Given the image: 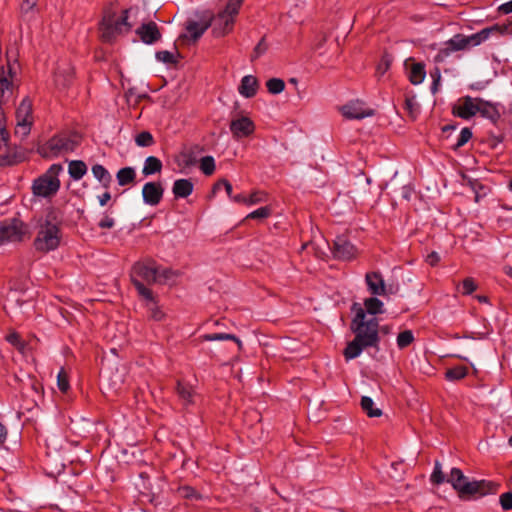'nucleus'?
<instances>
[{
	"instance_id": "obj_31",
	"label": "nucleus",
	"mask_w": 512,
	"mask_h": 512,
	"mask_svg": "<svg viewBox=\"0 0 512 512\" xmlns=\"http://www.w3.org/2000/svg\"><path fill=\"white\" fill-rule=\"evenodd\" d=\"M425 66L422 63H413L409 72V80L412 84L418 85L425 78Z\"/></svg>"
},
{
	"instance_id": "obj_43",
	"label": "nucleus",
	"mask_w": 512,
	"mask_h": 512,
	"mask_svg": "<svg viewBox=\"0 0 512 512\" xmlns=\"http://www.w3.org/2000/svg\"><path fill=\"white\" fill-rule=\"evenodd\" d=\"M135 142L140 147H149L154 144V138L148 131H142L135 137Z\"/></svg>"
},
{
	"instance_id": "obj_60",
	"label": "nucleus",
	"mask_w": 512,
	"mask_h": 512,
	"mask_svg": "<svg viewBox=\"0 0 512 512\" xmlns=\"http://www.w3.org/2000/svg\"><path fill=\"white\" fill-rule=\"evenodd\" d=\"M439 261H440V256H439V254L437 252H431L426 257V262L430 266H436Z\"/></svg>"
},
{
	"instance_id": "obj_51",
	"label": "nucleus",
	"mask_w": 512,
	"mask_h": 512,
	"mask_svg": "<svg viewBox=\"0 0 512 512\" xmlns=\"http://www.w3.org/2000/svg\"><path fill=\"white\" fill-rule=\"evenodd\" d=\"M391 65V59L388 55H384L376 67L377 76H383Z\"/></svg>"
},
{
	"instance_id": "obj_7",
	"label": "nucleus",
	"mask_w": 512,
	"mask_h": 512,
	"mask_svg": "<svg viewBox=\"0 0 512 512\" xmlns=\"http://www.w3.org/2000/svg\"><path fill=\"white\" fill-rule=\"evenodd\" d=\"M60 164H53L42 175L37 177L31 186L32 194L38 198L51 199L60 189L59 173L62 171Z\"/></svg>"
},
{
	"instance_id": "obj_56",
	"label": "nucleus",
	"mask_w": 512,
	"mask_h": 512,
	"mask_svg": "<svg viewBox=\"0 0 512 512\" xmlns=\"http://www.w3.org/2000/svg\"><path fill=\"white\" fill-rule=\"evenodd\" d=\"M107 381L108 389L114 390L115 392L121 389V386L123 384V379L121 378V376H117L116 379L109 378L107 379Z\"/></svg>"
},
{
	"instance_id": "obj_63",
	"label": "nucleus",
	"mask_w": 512,
	"mask_h": 512,
	"mask_svg": "<svg viewBox=\"0 0 512 512\" xmlns=\"http://www.w3.org/2000/svg\"><path fill=\"white\" fill-rule=\"evenodd\" d=\"M99 203L101 206H104L107 204V202L111 199V194L109 192H105L102 195L98 197Z\"/></svg>"
},
{
	"instance_id": "obj_21",
	"label": "nucleus",
	"mask_w": 512,
	"mask_h": 512,
	"mask_svg": "<svg viewBox=\"0 0 512 512\" xmlns=\"http://www.w3.org/2000/svg\"><path fill=\"white\" fill-rule=\"evenodd\" d=\"M6 147V152L3 154H0V166L6 167V166H14L17 165L26 159V153L25 150L19 147H10L9 142L7 145H4Z\"/></svg>"
},
{
	"instance_id": "obj_5",
	"label": "nucleus",
	"mask_w": 512,
	"mask_h": 512,
	"mask_svg": "<svg viewBox=\"0 0 512 512\" xmlns=\"http://www.w3.org/2000/svg\"><path fill=\"white\" fill-rule=\"evenodd\" d=\"M130 277L139 296L147 301H153V292L145 286V283L151 285L158 281V268L154 262L135 263L131 269Z\"/></svg>"
},
{
	"instance_id": "obj_8",
	"label": "nucleus",
	"mask_w": 512,
	"mask_h": 512,
	"mask_svg": "<svg viewBox=\"0 0 512 512\" xmlns=\"http://www.w3.org/2000/svg\"><path fill=\"white\" fill-rule=\"evenodd\" d=\"M129 11L130 9L123 10L121 16L111 10L104 12L100 23L101 39L104 42H112L118 35L130 31L131 25L127 21Z\"/></svg>"
},
{
	"instance_id": "obj_3",
	"label": "nucleus",
	"mask_w": 512,
	"mask_h": 512,
	"mask_svg": "<svg viewBox=\"0 0 512 512\" xmlns=\"http://www.w3.org/2000/svg\"><path fill=\"white\" fill-rule=\"evenodd\" d=\"M463 500L477 499L488 494H494L499 484L488 480L469 481L459 468H452L447 479Z\"/></svg>"
},
{
	"instance_id": "obj_54",
	"label": "nucleus",
	"mask_w": 512,
	"mask_h": 512,
	"mask_svg": "<svg viewBox=\"0 0 512 512\" xmlns=\"http://www.w3.org/2000/svg\"><path fill=\"white\" fill-rule=\"evenodd\" d=\"M500 504L503 510L508 511L512 509V492L503 493L500 496Z\"/></svg>"
},
{
	"instance_id": "obj_2",
	"label": "nucleus",
	"mask_w": 512,
	"mask_h": 512,
	"mask_svg": "<svg viewBox=\"0 0 512 512\" xmlns=\"http://www.w3.org/2000/svg\"><path fill=\"white\" fill-rule=\"evenodd\" d=\"M351 311L354 317L350 329L355 337L344 349L343 355L347 361L357 358L365 348L378 349L380 341L378 319L376 317L367 319L366 312L359 303H354Z\"/></svg>"
},
{
	"instance_id": "obj_28",
	"label": "nucleus",
	"mask_w": 512,
	"mask_h": 512,
	"mask_svg": "<svg viewBox=\"0 0 512 512\" xmlns=\"http://www.w3.org/2000/svg\"><path fill=\"white\" fill-rule=\"evenodd\" d=\"M93 176L102 184L104 188H109L112 182V176L109 171L101 164H95L91 168Z\"/></svg>"
},
{
	"instance_id": "obj_48",
	"label": "nucleus",
	"mask_w": 512,
	"mask_h": 512,
	"mask_svg": "<svg viewBox=\"0 0 512 512\" xmlns=\"http://www.w3.org/2000/svg\"><path fill=\"white\" fill-rule=\"evenodd\" d=\"M472 138V131L465 127L461 130L460 135L457 139L456 144L454 145V149H458L464 146L470 139Z\"/></svg>"
},
{
	"instance_id": "obj_55",
	"label": "nucleus",
	"mask_w": 512,
	"mask_h": 512,
	"mask_svg": "<svg viewBox=\"0 0 512 512\" xmlns=\"http://www.w3.org/2000/svg\"><path fill=\"white\" fill-rule=\"evenodd\" d=\"M224 187L225 191L227 192L228 196L232 197V185L231 183L226 179H221L214 185V190H218L220 188Z\"/></svg>"
},
{
	"instance_id": "obj_49",
	"label": "nucleus",
	"mask_w": 512,
	"mask_h": 512,
	"mask_svg": "<svg viewBox=\"0 0 512 512\" xmlns=\"http://www.w3.org/2000/svg\"><path fill=\"white\" fill-rule=\"evenodd\" d=\"M271 215V208L268 206L260 207L247 215V219H264Z\"/></svg>"
},
{
	"instance_id": "obj_47",
	"label": "nucleus",
	"mask_w": 512,
	"mask_h": 512,
	"mask_svg": "<svg viewBox=\"0 0 512 512\" xmlns=\"http://www.w3.org/2000/svg\"><path fill=\"white\" fill-rule=\"evenodd\" d=\"M38 0H22L20 5L21 14L27 16L33 14L37 8Z\"/></svg>"
},
{
	"instance_id": "obj_23",
	"label": "nucleus",
	"mask_w": 512,
	"mask_h": 512,
	"mask_svg": "<svg viewBox=\"0 0 512 512\" xmlns=\"http://www.w3.org/2000/svg\"><path fill=\"white\" fill-rule=\"evenodd\" d=\"M478 107L479 110H477V113L482 117L489 119L493 123H496L499 120L500 112L497 104L479 98Z\"/></svg>"
},
{
	"instance_id": "obj_14",
	"label": "nucleus",
	"mask_w": 512,
	"mask_h": 512,
	"mask_svg": "<svg viewBox=\"0 0 512 512\" xmlns=\"http://www.w3.org/2000/svg\"><path fill=\"white\" fill-rule=\"evenodd\" d=\"M479 98L463 96L452 107V114L464 120H468L477 114Z\"/></svg>"
},
{
	"instance_id": "obj_35",
	"label": "nucleus",
	"mask_w": 512,
	"mask_h": 512,
	"mask_svg": "<svg viewBox=\"0 0 512 512\" xmlns=\"http://www.w3.org/2000/svg\"><path fill=\"white\" fill-rule=\"evenodd\" d=\"M361 408L369 417H379L382 411L378 408H374V401L368 396L361 398Z\"/></svg>"
},
{
	"instance_id": "obj_26",
	"label": "nucleus",
	"mask_w": 512,
	"mask_h": 512,
	"mask_svg": "<svg viewBox=\"0 0 512 512\" xmlns=\"http://www.w3.org/2000/svg\"><path fill=\"white\" fill-rule=\"evenodd\" d=\"M194 185L190 179H177L172 187L176 198H186L193 192Z\"/></svg>"
},
{
	"instance_id": "obj_61",
	"label": "nucleus",
	"mask_w": 512,
	"mask_h": 512,
	"mask_svg": "<svg viewBox=\"0 0 512 512\" xmlns=\"http://www.w3.org/2000/svg\"><path fill=\"white\" fill-rule=\"evenodd\" d=\"M431 76L433 78V83H432L431 89H432L433 92H436L437 91V86L439 84L440 77H441L440 76V70L438 68H436L434 70V72H431Z\"/></svg>"
},
{
	"instance_id": "obj_16",
	"label": "nucleus",
	"mask_w": 512,
	"mask_h": 512,
	"mask_svg": "<svg viewBox=\"0 0 512 512\" xmlns=\"http://www.w3.org/2000/svg\"><path fill=\"white\" fill-rule=\"evenodd\" d=\"M213 14L205 12L198 21L187 20L186 31L191 40L197 41L204 32L212 25Z\"/></svg>"
},
{
	"instance_id": "obj_41",
	"label": "nucleus",
	"mask_w": 512,
	"mask_h": 512,
	"mask_svg": "<svg viewBox=\"0 0 512 512\" xmlns=\"http://www.w3.org/2000/svg\"><path fill=\"white\" fill-rule=\"evenodd\" d=\"M200 170L205 175H212L215 171V161L212 156H204L200 160Z\"/></svg>"
},
{
	"instance_id": "obj_64",
	"label": "nucleus",
	"mask_w": 512,
	"mask_h": 512,
	"mask_svg": "<svg viewBox=\"0 0 512 512\" xmlns=\"http://www.w3.org/2000/svg\"><path fill=\"white\" fill-rule=\"evenodd\" d=\"M231 199L237 203L247 204V202H248V198L246 196H244L243 194H238V195L232 196Z\"/></svg>"
},
{
	"instance_id": "obj_25",
	"label": "nucleus",
	"mask_w": 512,
	"mask_h": 512,
	"mask_svg": "<svg viewBox=\"0 0 512 512\" xmlns=\"http://www.w3.org/2000/svg\"><path fill=\"white\" fill-rule=\"evenodd\" d=\"M74 77V69L70 64L59 66L55 72V83L57 86L66 88L70 85Z\"/></svg>"
},
{
	"instance_id": "obj_1",
	"label": "nucleus",
	"mask_w": 512,
	"mask_h": 512,
	"mask_svg": "<svg viewBox=\"0 0 512 512\" xmlns=\"http://www.w3.org/2000/svg\"><path fill=\"white\" fill-rule=\"evenodd\" d=\"M351 311L354 317L350 329L355 337L344 349L343 355L347 361L357 358L365 348L378 349L380 341L378 319L376 317L367 319L366 312L359 303H354Z\"/></svg>"
},
{
	"instance_id": "obj_13",
	"label": "nucleus",
	"mask_w": 512,
	"mask_h": 512,
	"mask_svg": "<svg viewBox=\"0 0 512 512\" xmlns=\"http://www.w3.org/2000/svg\"><path fill=\"white\" fill-rule=\"evenodd\" d=\"M25 234V225L18 219L0 223V246L7 242H19Z\"/></svg>"
},
{
	"instance_id": "obj_53",
	"label": "nucleus",
	"mask_w": 512,
	"mask_h": 512,
	"mask_svg": "<svg viewBox=\"0 0 512 512\" xmlns=\"http://www.w3.org/2000/svg\"><path fill=\"white\" fill-rule=\"evenodd\" d=\"M268 49V45L266 44L265 42V38L263 37L259 42L258 44L255 46L253 52H252V55H251V60H255L257 58H259L261 55H263Z\"/></svg>"
},
{
	"instance_id": "obj_32",
	"label": "nucleus",
	"mask_w": 512,
	"mask_h": 512,
	"mask_svg": "<svg viewBox=\"0 0 512 512\" xmlns=\"http://www.w3.org/2000/svg\"><path fill=\"white\" fill-rule=\"evenodd\" d=\"M162 170V162L155 156H149L146 158L142 173L145 176H149L155 173H159Z\"/></svg>"
},
{
	"instance_id": "obj_30",
	"label": "nucleus",
	"mask_w": 512,
	"mask_h": 512,
	"mask_svg": "<svg viewBox=\"0 0 512 512\" xmlns=\"http://www.w3.org/2000/svg\"><path fill=\"white\" fill-rule=\"evenodd\" d=\"M116 178L120 186H126L135 181L136 173L134 168L124 167L117 172Z\"/></svg>"
},
{
	"instance_id": "obj_33",
	"label": "nucleus",
	"mask_w": 512,
	"mask_h": 512,
	"mask_svg": "<svg viewBox=\"0 0 512 512\" xmlns=\"http://www.w3.org/2000/svg\"><path fill=\"white\" fill-rule=\"evenodd\" d=\"M61 221H62L61 212L54 207H50V208H48V210L46 212L45 220L41 224V226L47 227L49 224V226L59 227V225L61 224Z\"/></svg>"
},
{
	"instance_id": "obj_57",
	"label": "nucleus",
	"mask_w": 512,
	"mask_h": 512,
	"mask_svg": "<svg viewBox=\"0 0 512 512\" xmlns=\"http://www.w3.org/2000/svg\"><path fill=\"white\" fill-rule=\"evenodd\" d=\"M405 108L408 110V112L413 115L418 110V104L416 100L412 98H406L405 99Z\"/></svg>"
},
{
	"instance_id": "obj_9",
	"label": "nucleus",
	"mask_w": 512,
	"mask_h": 512,
	"mask_svg": "<svg viewBox=\"0 0 512 512\" xmlns=\"http://www.w3.org/2000/svg\"><path fill=\"white\" fill-rule=\"evenodd\" d=\"M244 0H228L225 8L213 15V33L217 37L225 36L233 30L236 16Z\"/></svg>"
},
{
	"instance_id": "obj_36",
	"label": "nucleus",
	"mask_w": 512,
	"mask_h": 512,
	"mask_svg": "<svg viewBox=\"0 0 512 512\" xmlns=\"http://www.w3.org/2000/svg\"><path fill=\"white\" fill-rule=\"evenodd\" d=\"M205 341H216V340H233L237 344V350H241L242 342L239 338H237L233 334L228 333H214V334H206L203 336Z\"/></svg>"
},
{
	"instance_id": "obj_62",
	"label": "nucleus",
	"mask_w": 512,
	"mask_h": 512,
	"mask_svg": "<svg viewBox=\"0 0 512 512\" xmlns=\"http://www.w3.org/2000/svg\"><path fill=\"white\" fill-rule=\"evenodd\" d=\"M498 10L503 14L512 13V0L500 5Z\"/></svg>"
},
{
	"instance_id": "obj_15",
	"label": "nucleus",
	"mask_w": 512,
	"mask_h": 512,
	"mask_svg": "<svg viewBox=\"0 0 512 512\" xmlns=\"http://www.w3.org/2000/svg\"><path fill=\"white\" fill-rule=\"evenodd\" d=\"M365 282L369 292L372 295L386 296L397 291V288L393 289L391 285L389 287L385 285L384 279L380 272L373 271L366 273Z\"/></svg>"
},
{
	"instance_id": "obj_44",
	"label": "nucleus",
	"mask_w": 512,
	"mask_h": 512,
	"mask_svg": "<svg viewBox=\"0 0 512 512\" xmlns=\"http://www.w3.org/2000/svg\"><path fill=\"white\" fill-rule=\"evenodd\" d=\"M457 289L463 294V295H470L477 289V284L475 280L471 277H467L462 282V287L460 289L459 286H457Z\"/></svg>"
},
{
	"instance_id": "obj_34",
	"label": "nucleus",
	"mask_w": 512,
	"mask_h": 512,
	"mask_svg": "<svg viewBox=\"0 0 512 512\" xmlns=\"http://www.w3.org/2000/svg\"><path fill=\"white\" fill-rule=\"evenodd\" d=\"M364 306H365V309H364L365 312H367L371 315L381 314L384 312L383 302L376 297H370V298L365 299Z\"/></svg>"
},
{
	"instance_id": "obj_59",
	"label": "nucleus",
	"mask_w": 512,
	"mask_h": 512,
	"mask_svg": "<svg viewBox=\"0 0 512 512\" xmlns=\"http://www.w3.org/2000/svg\"><path fill=\"white\" fill-rule=\"evenodd\" d=\"M264 193L262 192H254L248 197L247 204H257L259 202H262L264 200Z\"/></svg>"
},
{
	"instance_id": "obj_42",
	"label": "nucleus",
	"mask_w": 512,
	"mask_h": 512,
	"mask_svg": "<svg viewBox=\"0 0 512 512\" xmlns=\"http://www.w3.org/2000/svg\"><path fill=\"white\" fill-rule=\"evenodd\" d=\"M414 341V336L411 330L400 332L397 336V346L400 349L408 347Z\"/></svg>"
},
{
	"instance_id": "obj_11",
	"label": "nucleus",
	"mask_w": 512,
	"mask_h": 512,
	"mask_svg": "<svg viewBox=\"0 0 512 512\" xmlns=\"http://www.w3.org/2000/svg\"><path fill=\"white\" fill-rule=\"evenodd\" d=\"M471 47L468 36L456 34L444 43V47L440 48L434 57L436 63L444 62L452 53L464 51Z\"/></svg>"
},
{
	"instance_id": "obj_46",
	"label": "nucleus",
	"mask_w": 512,
	"mask_h": 512,
	"mask_svg": "<svg viewBox=\"0 0 512 512\" xmlns=\"http://www.w3.org/2000/svg\"><path fill=\"white\" fill-rule=\"evenodd\" d=\"M148 309H149V316L151 319L155 321H161L163 320L165 314L161 311V309L157 306L155 302V298L153 297V301H148Z\"/></svg>"
},
{
	"instance_id": "obj_38",
	"label": "nucleus",
	"mask_w": 512,
	"mask_h": 512,
	"mask_svg": "<svg viewBox=\"0 0 512 512\" xmlns=\"http://www.w3.org/2000/svg\"><path fill=\"white\" fill-rule=\"evenodd\" d=\"M468 374V369L466 366H456L448 369L445 373L446 378L451 381L461 380L466 377Z\"/></svg>"
},
{
	"instance_id": "obj_29",
	"label": "nucleus",
	"mask_w": 512,
	"mask_h": 512,
	"mask_svg": "<svg viewBox=\"0 0 512 512\" xmlns=\"http://www.w3.org/2000/svg\"><path fill=\"white\" fill-rule=\"evenodd\" d=\"M68 172L74 180H80L87 172L86 164L81 160H73L69 163Z\"/></svg>"
},
{
	"instance_id": "obj_40",
	"label": "nucleus",
	"mask_w": 512,
	"mask_h": 512,
	"mask_svg": "<svg viewBox=\"0 0 512 512\" xmlns=\"http://www.w3.org/2000/svg\"><path fill=\"white\" fill-rule=\"evenodd\" d=\"M178 495L181 498L189 500H200L202 496L191 486H181L177 490Z\"/></svg>"
},
{
	"instance_id": "obj_17",
	"label": "nucleus",
	"mask_w": 512,
	"mask_h": 512,
	"mask_svg": "<svg viewBox=\"0 0 512 512\" xmlns=\"http://www.w3.org/2000/svg\"><path fill=\"white\" fill-rule=\"evenodd\" d=\"M230 130L234 138L240 139L253 134L255 131V124L250 118L242 116L231 121Z\"/></svg>"
},
{
	"instance_id": "obj_24",
	"label": "nucleus",
	"mask_w": 512,
	"mask_h": 512,
	"mask_svg": "<svg viewBox=\"0 0 512 512\" xmlns=\"http://www.w3.org/2000/svg\"><path fill=\"white\" fill-rule=\"evenodd\" d=\"M259 88L258 80L253 75H246L241 79L238 92L245 98H252Z\"/></svg>"
},
{
	"instance_id": "obj_12",
	"label": "nucleus",
	"mask_w": 512,
	"mask_h": 512,
	"mask_svg": "<svg viewBox=\"0 0 512 512\" xmlns=\"http://www.w3.org/2000/svg\"><path fill=\"white\" fill-rule=\"evenodd\" d=\"M17 128L16 134L27 136L30 133L33 124L32 102L24 98L16 109Z\"/></svg>"
},
{
	"instance_id": "obj_45",
	"label": "nucleus",
	"mask_w": 512,
	"mask_h": 512,
	"mask_svg": "<svg viewBox=\"0 0 512 512\" xmlns=\"http://www.w3.org/2000/svg\"><path fill=\"white\" fill-rule=\"evenodd\" d=\"M57 386L59 390L63 393H66L70 388L68 374L63 368L59 371L57 375Z\"/></svg>"
},
{
	"instance_id": "obj_18",
	"label": "nucleus",
	"mask_w": 512,
	"mask_h": 512,
	"mask_svg": "<svg viewBox=\"0 0 512 512\" xmlns=\"http://www.w3.org/2000/svg\"><path fill=\"white\" fill-rule=\"evenodd\" d=\"M341 112L348 119H363L374 114L372 109L364 108V103L359 100L345 104Z\"/></svg>"
},
{
	"instance_id": "obj_39",
	"label": "nucleus",
	"mask_w": 512,
	"mask_h": 512,
	"mask_svg": "<svg viewBox=\"0 0 512 512\" xmlns=\"http://www.w3.org/2000/svg\"><path fill=\"white\" fill-rule=\"evenodd\" d=\"M266 87L271 94H280L285 89V82L280 78H271L266 82Z\"/></svg>"
},
{
	"instance_id": "obj_22",
	"label": "nucleus",
	"mask_w": 512,
	"mask_h": 512,
	"mask_svg": "<svg viewBox=\"0 0 512 512\" xmlns=\"http://www.w3.org/2000/svg\"><path fill=\"white\" fill-rule=\"evenodd\" d=\"M136 34L145 44H153L161 39V33L158 29V26L153 21L143 23L140 27L137 28Z\"/></svg>"
},
{
	"instance_id": "obj_37",
	"label": "nucleus",
	"mask_w": 512,
	"mask_h": 512,
	"mask_svg": "<svg viewBox=\"0 0 512 512\" xmlns=\"http://www.w3.org/2000/svg\"><path fill=\"white\" fill-rule=\"evenodd\" d=\"M496 27L485 28L480 32L468 36L471 47L477 46L488 39L491 32L496 31Z\"/></svg>"
},
{
	"instance_id": "obj_6",
	"label": "nucleus",
	"mask_w": 512,
	"mask_h": 512,
	"mask_svg": "<svg viewBox=\"0 0 512 512\" xmlns=\"http://www.w3.org/2000/svg\"><path fill=\"white\" fill-rule=\"evenodd\" d=\"M80 142L81 136L77 133H61L39 146L38 153L44 158H55L73 152Z\"/></svg>"
},
{
	"instance_id": "obj_50",
	"label": "nucleus",
	"mask_w": 512,
	"mask_h": 512,
	"mask_svg": "<svg viewBox=\"0 0 512 512\" xmlns=\"http://www.w3.org/2000/svg\"><path fill=\"white\" fill-rule=\"evenodd\" d=\"M431 481L436 485L442 484L445 481V477L442 472L441 464L439 461H435V467L431 475Z\"/></svg>"
},
{
	"instance_id": "obj_10",
	"label": "nucleus",
	"mask_w": 512,
	"mask_h": 512,
	"mask_svg": "<svg viewBox=\"0 0 512 512\" xmlns=\"http://www.w3.org/2000/svg\"><path fill=\"white\" fill-rule=\"evenodd\" d=\"M61 240L60 227L41 226L34 239V247L37 251L47 253L58 248Z\"/></svg>"
},
{
	"instance_id": "obj_52",
	"label": "nucleus",
	"mask_w": 512,
	"mask_h": 512,
	"mask_svg": "<svg viewBox=\"0 0 512 512\" xmlns=\"http://www.w3.org/2000/svg\"><path fill=\"white\" fill-rule=\"evenodd\" d=\"M156 59L166 64H175L177 62L174 54L166 50L158 51L156 53Z\"/></svg>"
},
{
	"instance_id": "obj_27",
	"label": "nucleus",
	"mask_w": 512,
	"mask_h": 512,
	"mask_svg": "<svg viewBox=\"0 0 512 512\" xmlns=\"http://www.w3.org/2000/svg\"><path fill=\"white\" fill-rule=\"evenodd\" d=\"M176 393L183 405L187 406L194 403L195 393L189 384L178 381L176 385Z\"/></svg>"
},
{
	"instance_id": "obj_4",
	"label": "nucleus",
	"mask_w": 512,
	"mask_h": 512,
	"mask_svg": "<svg viewBox=\"0 0 512 512\" xmlns=\"http://www.w3.org/2000/svg\"><path fill=\"white\" fill-rule=\"evenodd\" d=\"M17 74V64L6 60V67L0 66V139L7 145L10 135L6 129V117L2 105L7 103L13 93L14 78Z\"/></svg>"
},
{
	"instance_id": "obj_58",
	"label": "nucleus",
	"mask_w": 512,
	"mask_h": 512,
	"mask_svg": "<svg viewBox=\"0 0 512 512\" xmlns=\"http://www.w3.org/2000/svg\"><path fill=\"white\" fill-rule=\"evenodd\" d=\"M98 225L102 229H111L114 227L115 221L112 217L105 215Z\"/></svg>"
},
{
	"instance_id": "obj_19",
	"label": "nucleus",
	"mask_w": 512,
	"mask_h": 512,
	"mask_svg": "<svg viewBox=\"0 0 512 512\" xmlns=\"http://www.w3.org/2000/svg\"><path fill=\"white\" fill-rule=\"evenodd\" d=\"M164 189L159 182H148L142 188L143 201L151 206H156L162 200Z\"/></svg>"
},
{
	"instance_id": "obj_20",
	"label": "nucleus",
	"mask_w": 512,
	"mask_h": 512,
	"mask_svg": "<svg viewBox=\"0 0 512 512\" xmlns=\"http://www.w3.org/2000/svg\"><path fill=\"white\" fill-rule=\"evenodd\" d=\"M332 253L337 259L350 260L355 255V248L344 236H338L334 240Z\"/></svg>"
}]
</instances>
